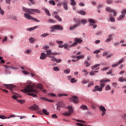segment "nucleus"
Segmentation results:
<instances>
[{
	"instance_id": "nucleus-19",
	"label": "nucleus",
	"mask_w": 126,
	"mask_h": 126,
	"mask_svg": "<svg viewBox=\"0 0 126 126\" xmlns=\"http://www.w3.org/2000/svg\"><path fill=\"white\" fill-rule=\"evenodd\" d=\"M109 79H101L100 80L99 82L100 83H106V82H110Z\"/></svg>"
},
{
	"instance_id": "nucleus-25",
	"label": "nucleus",
	"mask_w": 126,
	"mask_h": 126,
	"mask_svg": "<svg viewBox=\"0 0 126 126\" xmlns=\"http://www.w3.org/2000/svg\"><path fill=\"white\" fill-rule=\"evenodd\" d=\"M44 11L45 13H46L47 15H48V16H51V13H50V11H49V10H48V9H45Z\"/></svg>"
},
{
	"instance_id": "nucleus-23",
	"label": "nucleus",
	"mask_w": 126,
	"mask_h": 126,
	"mask_svg": "<svg viewBox=\"0 0 126 126\" xmlns=\"http://www.w3.org/2000/svg\"><path fill=\"white\" fill-rule=\"evenodd\" d=\"M36 88H38V89H40V90H43V86L41 84H38L36 85Z\"/></svg>"
},
{
	"instance_id": "nucleus-3",
	"label": "nucleus",
	"mask_w": 126,
	"mask_h": 126,
	"mask_svg": "<svg viewBox=\"0 0 126 126\" xmlns=\"http://www.w3.org/2000/svg\"><path fill=\"white\" fill-rule=\"evenodd\" d=\"M30 14H28V13H26L24 14V16L25 18H26L28 20H32L33 21H35V22H40L39 20H37V18H33Z\"/></svg>"
},
{
	"instance_id": "nucleus-24",
	"label": "nucleus",
	"mask_w": 126,
	"mask_h": 126,
	"mask_svg": "<svg viewBox=\"0 0 126 126\" xmlns=\"http://www.w3.org/2000/svg\"><path fill=\"white\" fill-rule=\"evenodd\" d=\"M42 112L44 115H46V116H49V113L48 112V111L45 109H42Z\"/></svg>"
},
{
	"instance_id": "nucleus-54",
	"label": "nucleus",
	"mask_w": 126,
	"mask_h": 126,
	"mask_svg": "<svg viewBox=\"0 0 126 126\" xmlns=\"http://www.w3.org/2000/svg\"><path fill=\"white\" fill-rule=\"evenodd\" d=\"M112 40V38L109 37L106 40L105 42H106V43H109V42H110V41Z\"/></svg>"
},
{
	"instance_id": "nucleus-6",
	"label": "nucleus",
	"mask_w": 126,
	"mask_h": 126,
	"mask_svg": "<svg viewBox=\"0 0 126 126\" xmlns=\"http://www.w3.org/2000/svg\"><path fill=\"white\" fill-rule=\"evenodd\" d=\"M3 86L6 87L7 89H10L12 93H14L13 89L15 87V86L13 85L12 84H3Z\"/></svg>"
},
{
	"instance_id": "nucleus-17",
	"label": "nucleus",
	"mask_w": 126,
	"mask_h": 126,
	"mask_svg": "<svg viewBox=\"0 0 126 126\" xmlns=\"http://www.w3.org/2000/svg\"><path fill=\"white\" fill-rule=\"evenodd\" d=\"M46 58H47V55L44 53H41L40 57V60H46Z\"/></svg>"
},
{
	"instance_id": "nucleus-44",
	"label": "nucleus",
	"mask_w": 126,
	"mask_h": 126,
	"mask_svg": "<svg viewBox=\"0 0 126 126\" xmlns=\"http://www.w3.org/2000/svg\"><path fill=\"white\" fill-rule=\"evenodd\" d=\"M81 109H83V110H86V109H87V106L86 105H82L80 107Z\"/></svg>"
},
{
	"instance_id": "nucleus-56",
	"label": "nucleus",
	"mask_w": 126,
	"mask_h": 126,
	"mask_svg": "<svg viewBox=\"0 0 126 126\" xmlns=\"http://www.w3.org/2000/svg\"><path fill=\"white\" fill-rule=\"evenodd\" d=\"M82 72H85V75H87V74L89 73V72H87V70H83Z\"/></svg>"
},
{
	"instance_id": "nucleus-52",
	"label": "nucleus",
	"mask_w": 126,
	"mask_h": 126,
	"mask_svg": "<svg viewBox=\"0 0 126 126\" xmlns=\"http://www.w3.org/2000/svg\"><path fill=\"white\" fill-rule=\"evenodd\" d=\"M48 22L49 23H55V22L53 19H49V20L48 21Z\"/></svg>"
},
{
	"instance_id": "nucleus-10",
	"label": "nucleus",
	"mask_w": 126,
	"mask_h": 126,
	"mask_svg": "<svg viewBox=\"0 0 126 126\" xmlns=\"http://www.w3.org/2000/svg\"><path fill=\"white\" fill-rule=\"evenodd\" d=\"M121 13H122V14L117 19L119 21H120V20H123L125 17L126 13V10H123L122 11Z\"/></svg>"
},
{
	"instance_id": "nucleus-60",
	"label": "nucleus",
	"mask_w": 126,
	"mask_h": 126,
	"mask_svg": "<svg viewBox=\"0 0 126 126\" xmlns=\"http://www.w3.org/2000/svg\"><path fill=\"white\" fill-rule=\"evenodd\" d=\"M81 22L82 23H83V24H85V23H87V21L83 19L81 20Z\"/></svg>"
},
{
	"instance_id": "nucleus-29",
	"label": "nucleus",
	"mask_w": 126,
	"mask_h": 126,
	"mask_svg": "<svg viewBox=\"0 0 126 126\" xmlns=\"http://www.w3.org/2000/svg\"><path fill=\"white\" fill-rule=\"evenodd\" d=\"M28 95H29V96H32V97H34V98H36V97H37V94H35L28 93Z\"/></svg>"
},
{
	"instance_id": "nucleus-64",
	"label": "nucleus",
	"mask_w": 126,
	"mask_h": 126,
	"mask_svg": "<svg viewBox=\"0 0 126 126\" xmlns=\"http://www.w3.org/2000/svg\"><path fill=\"white\" fill-rule=\"evenodd\" d=\"M6 3L7 4H10V2L11 1V0H6Z\"/></svg>"
},
{
	"instance_id": "nucleus-57",
	"label": "nucleus",
	"mask_w": 126,
	"mask_h": 126,
	"mask_svg": "<svg viewBox=\"0 0 126 126\" xmlns=\"http://www.w3.org/2000/svg\"><path fill=\"white\" fill-rule=\"evenodd\" d=\"M109 68H110L109 67H104V68H102L101 69V70H102V71H105V70H108V69H109Z\"/></svg>"
},
{
	"instance_id": "nucleus-55",
	"label": "nucleus",
	"mask_w": 126,
	"mask_h": 126,
	"mask_svg": "<svg viewBox=\"0 0 126 126\" xmlns=\"http://www.w3.org/2000/svg\"><path fill=\"white\" fill-rule=\"evenodd\" d=\"M77 45V43L75 41V42L73 43L70 47H74V46H76Z\"/></svg>"
},
{
	"instance_id": "nucleus-2",
	"label": "nucleus",
	"mask_w": 126,
	"mask_h": 126,
	"mask_svg": "<svg viewBox=\"0 0 126 126\" xmlns=\"http://www.w3.org/2000/svg\"><path fill=\"white\" fill-rule=\"evenodd\" d=\"M23 10L26 13H28L29 14H34V12H36V13H40L41 11L38 9H31V8H27L25 7H23Z\"/></svg>"
},
{
	"instance_id": "nucleus-22",
	"label": "nucleus",
	"mask_w": 126,
	"mask_h": 126,
	"mask_svg": "<svg viewBox=\"0 0 126 126\" xmlns=\"http://www.w3.org/2000/svg\"><path fill=\"white\" fill-rule=\"evenodd\" d=\"M77 27H78V25H75L72 27H70L69 29L71 31H72V30H74L75 28H77Z\"/></svg>"
},
{
	"instance_id": "nucleus-46",
	"label": "nucleus",
	"mask_w": 126,
	"mask_h": 126,
	"mask_svg": "<svg viewBox=\"0 0 126 126\" xmlns=\"http://www.w3.org/2000/svg\"><path fill=\"white\" fill-rule=\"evenodd\" d=\"M53 70H54V71H60V69L58 67H54Z\"/></svg>"
},
{
	"instance_id": "nucleus-53",
	"label": "nucleus",
	"mask_w": 126,
	"mask_h": 126,
	"mask_svg": "<svg viewBox=\"0 0 126 126\" xmlns=\"http://www.w3.org/2000/svg\"><path fill=\"white\" fill-rule=\"evenodd\" d=\"M110 21L111 22H115V18L113 17H111L110 18Z\"/></svg>"
},
{
	"instance_id": "nucleus-38",
	"label": "nucleus",
	"mask_w": 126,
	"mask_h": 126,
	"mask_svg": "<svg viewBox=\"0 0 126 126\" xmlns=\"http://www.w3.org/2000/svg\"><path fill=\"white\" fill-rule=\"evenodd\" d=\"M56 43L58 44V45H62V44H63V41L62 40H57Z\"/></svg>"
},
{
	"instance_id": "nucleus-26",
	"label": "nucleus",
	"mask_w": 126,
	"mask_h": 126,
	"mask_svg": "<svg viewBox=\"0 0 126 126\" xmlns=\"http://www.w3.org/2000/svg\"><path fill=\"white\" fill-rule=\"evenodd\" d=\"M55 18H56V19H57L58 21H60V22H62V19L60 18V16L55 15Z\"/></svg>"
},
{
	"instance_id": "nucleus-62",
	"label": "nucleus",
	"mask_w": 126,
	"mask_h": 126,
	"mask_svg": "<svg viewBox=\"0 0 126 126\" xmlns=\"http://www.w3.org/2000/svg\"><path fill=\"white\" fill-rule=\"evenodd\" d=\"M62 4H63V3H62V2H59V3H58V4H57V6H58V7H59V8H61V6H62Z\"/></svg>"
},
{
	"instance_id": "nucleus-50",
	"label": "nucleus",
	"mask_w": 126,
	"mask_h": 126,
	"mask_svg": "<svg viewBox=\"0 0 126 126\" xmlns=\"http://www.w3.org/2000/svg\"><path fill=\"white\" fill-rule=\"evenodd\" d=\"M101 52L100 50H97L93 52V54H99Z\"/></svg>"
},
{
	"instance_id": "nucleus-35",
	"label": "nucleus",
	"mask_w": 126,
	"mask_h": 126,
	"mask_svg": "<svg viewBox=\"0 0 126 126\" xmlns=\"http://www.w3.org/2000/svg\"><path fill=\"white\" fill-rule=\"evenodd\" d=\"M29 41H30V43H31V44H33L35 42V40L33 39V37H31L29 39Z\"/></svg>"
},
{
	"instance_id": "nucleus-12",
	"label": "nucleus",
	"mask_w": 126,
	"mask_h": 126,
	"mask_svg": "<svg viewBox=\"0 0 126 126\" xmlns=\"http://www.w3.org/2000/svg\"><path fill=\"white\" fill-rule=\"evenodd\" d=\"M40 99L46 102H49L50 103H54V101L53 99H49L46 97H40Z\"/></svg>"
},
{
	"instance_id": "nucleus-49",
	"label": "nucleus",
	"mask_w": 126,
	"mask_h": 126,
	"mask_svg": "<svg viewBox=\"0 0 126 126\" xmlns=\"http://www.w3.org/2000/svg\"><path fill=\"white\" fill-rule=\"evenodd\" d=\"M70 4H71V5H73L74 6H75V5H76V2H75L74 1H74H71Z\"/></svg>"
},
{
	"instance_id": "nucleus-7",
	"label": "nucleus",
	"mask_w": 126,
	"mask_h": 126,
	"mask_svg": "<svg viewBox=\"0 0 126 126\" xmlns=\"http://www.w3.org/2000/svg\"><path fill=\"white\" fill-rule=\"evenodd\" d=\"M69 101H70V102H71V101H73V102H74L75 104H78V102H79L78 98L75 95L72 96L69 98Z\"/></svg>"
},
{
	"instance_id": "nucleus-39",
	"label": "nucleus",
	"mask_w": 126,
	"mask_h": 126,
	"mask_svg": "<svg viewBox=\"0 0 126 126\" xmlns=\"http://www.w3.org/2000/svg\"><path fill=\"white\" fill-rule=\"evenodd\" d=\"M17 102H18V103H21V104H23V103H25V101L22 99L17 100Z\"/></svg>"
},
{
	"instance_id": "nucleus-34",
	"label": "nucleus",
	"mask_w": 126,
	"mask_h": 126,
	"mask_svg": "<svg viewBox=\"0 0 126 126\" xmlns=\"http://www.w3.org/2000/svg\"><path fill=\"white\" fill-rule=\"evenodd\" d=\"M109 90H111V87H110L109 85H107L106 87H105V91H108Z\"/></svg>"
},
{
	"instance_id": "nucleus-9",
	"label": "nucleus",
	"mask_w": 126,
	"mask_h": 126,
	"mask_svg": "<svg viewBox=\"0 0 126 126\" xmlns=\"http://www.w3.org/2000/svg\"><path fill=\"white\" fill-rule=\"evenodd\" d=\"M99 109L102 112L101 116H103L106 115V108L103 106H99Z\"/></svg>"
},
{
	"instance_id": "nucleus-21",
	"label": "nucleus",
	"mask_w": 126,
	"mask_h": 126,
	"mask_svg": "<svg viewBox=\"0 0 126 126\" xmlns=\"http://www.w3.org/2000/svg\"><path fill=\"white\" fill-rule=\"evenodd\" d=\"M37 28H38V26H35L33 28H30L27 29V30L28 31H33V30H35V29H37Z\"/></svg>"
},
{
	"instance_id": "nucleus-45",
	"label": "nucleus",
	"mask_w": 126,
	"mask_h": 126,
	"mask_svg": "<svg viewBox=\"0 0 126 126\" xmlns=\"http://www.w3.org/2000/svg\"><path fill=\"white\" fill-rule=\"evenodd\" d=\"M51 58V59H50L51 61H52V62H56L57 58H55V57H50Z\"/></svg>"
},
{
	"instance_id": "nucleus-27",
	"label": "nucleus",
	"mask_w": 126,
	"mask_h": 126,
	"mask_svg": "<svg viewBox=\"0 0 126 126\" xmlns=\"http://www.w3.org/2000/svg\"><path fill=\"white\" fill-rule=\"evenodd\" d=\"M100 65H101L100 64L94 65V66H92V69H95V68H97V67H98V66H100Z\"/></svg>"
},
{
	"instance_id": "nucleus-41",
	"label": "nucleus",
	"mask_w": 126,
	"mask_h": 126,
	"mask_svg": "<svg viewBox=\"0 0 126 126\" xmlns=\"http://www.w3.org/2000/svg\"><path fill=\"white\" fill-rule=\"evenodd\" d=\"M69 72H70V69H65L63 71V73H69Z\"/></svg>"
},
{
	"instance_id": "nucleus-16",
	"label": "nucleus",
	"mask_w": 126,
	"mask_h": 126,
	"mask_svg": "<svg viewBox=\"0 0 126 126\" xmlns=\"http://www.w3.org/2000/svg\"><path fill=\"white\" fill-rule=\"evenodd\" d=\"M57 106L59 108H64L65 105L63 103V102L60 101L57 103Z\"/></svg>"
},
{
	"instance_id": "nucleus-1",
	"label": "nucleus",
	"mask_w": 126,
	"mask_h": 126,
	"mask_svg": "<svg viewBox=\"0 0 126 126\" xmlns=\"http://www.w3.org/2000/svg\"><path fill=\"white\" fill-rule=\"evenodd\" d=\"M33 85H27V87L22 90V92L25 93H39V90L37 89H33Z\"/></svg>"
},
{
	"instance_id": "nucleus-30",
	"label": "nucleus",
	"mask_w": 126,
	"mask_h": 126,
	"mask_svg": "<svg viewBox=\"0 0 126 126\" xmlns=\"http://www.w3.org/2000/svg\"><path fill=\"white\" fill-rule=\"evenodd\" d=\"M88 22H89V23H93V24H94L95 23V20H94L93 19H89L88 20Z\"/></svg>"
},
{
	"instance_id": "nucleus-28",
	"label": "nucleus",
	"mask_w": 126,
	"mask_h": 126,
	"mask_svg": "<svg viewBox=\"0 0 126 126\" xmlns=\"http://www.w3.org/2000/svg\"><path fill=\"white\" fill-rule=\"evenodd\" d=\"M118 80L120 82H125V81H126V79L121 77L119 78Z\"/></svg>"
},
{
	"instance_id": "nucleus-33",
	"label": "nucleus",
	"mask_w": 126,
	"mask_h": 126,
	"mask_svg": "<svg viewBox=\"0 0 126 126\" xmlns=\"http://www.w3.org/2000/svg\"><path fill=\"white\" fill-rule=\"evenodd\" d=\"M84 58V55H82L76 57V59H78V60H81V59Z\"/></svg>"
},
{
	"instance_id": "nucleus-42",
	"label": "nucleus",
	"mask_w": 126,
	"mask_h": 126,
	"mask_svg": "<svg viewBox=\"0 0 126 126\" xmlns=\"http://www.w3.org/2000/svg\"><path fill=\"white\" fill-rule=\"evenodd\" d=\"M63 96H68V94H60L59 97H63Z\"/></svg>"
},
{
	"instance_id": "nucleus-59",
	"label": "nucleus",
	"mask_w": 126,
	"mask_h": 126,
	"mask_svg": "<svg viewBox=\"0 0 126 126\" xmlns=\"http://www.w3.org/2000/svg\"><path fill=\"white\" fill-rule=\"evenodd\" d=\"M0 14L1 15H3V14H4V11H3V10H0Z\"/></svg>"
},
{
	"instance_id": "nucleus-4",
	"label": "nucleus",
	"mask_w": 126,
	"mask_h": 126,
	"mask_svg": "<svg viewBox=\"0 0 126 126\" xmlns=\"http://www.w3.org/2000/svg\"><path fill=\"white\" fill-rule=\"evenodd\" d=\"M67 109L69 110L68 112H65L63 113V116H65L66 117H69V116H71V113H73V108L71 106H68L67 107Z\"/></svg>"
},
{
	"instance_id": "nucleus-51",
	"label": "nucleus",
	"mask_w": 126,
	"mask_h": 126,
	"mask_svg": "<svg viewBox=\"0 0 126 126\" xmlns=\"http://www.w3.org/2000/svg\"><path fill=\"white\" fill-rule=\"evenodd\" d=\"M106 2L107 4H111L113 1L112 0H106Z\"/></svg>"
},
{
	"instance_id": "nucleus-48",
	"label": "nucleus",
	"mask_w": 126,
	"mask_h": 126,
	"mask_svg": "<svg viewBox=\"0 0 126 126\" xmlns=\"http://www.w3.org/2000/svg\"><path fill=\"white\" fill-rule=\"evenodd\" d=\"M0 119H2V120H4V119H8V117H6L3 115H0Z\"/></svg>"
},
{
	"instance_id": "nucleus-63",
	"label": "nucleus",
	"mask_w": 126,
	"mask_h": 126,
	"mask_svg": "<svg viewBox=\"0 0 126 126\" xmlns=\"http://www.w3.org/2000/svg\"><path fill=\"white\" fill-rule=\"evenodd\" d=\"M67 47H68V44H65L63 45V48L65 49H67Z\"/></svg>"
},
{
	"instance_id": "nucleus-13",
	"label": "nucleus",
	"mask_w": 126,
	"mask_h": 126,
	"mask_svg": "<svg viewBox=\"0 0 126 126\" xmlns=\"http://www.w3.org/2000/svg\"><path fill=\"white\" fill-rule=\"evenodd\" d=\"M103 89L100 87H99V86H95L94 87V89L93 90V92H96V91H99V92H101Z\"/></svg>"
},
{
	"instance_id": "nucleus-18",
	"label": "nucleus",
	"mask_w": 126,
	"mask_h": 126,
	"mask_svg": "<svg viewBox=\"0 0 126 126\" xmlns=\"http://www.w3.org/2000/svg\"><path fill=\"white\" fill-rule=\"evenodd\" d=\"M63 5V8L65 10H68V7L67 6V2H63L62 3Z\"/></svg>"
},
{
	"instance_id": "nucleus-5",
	"label": "nucleus",
	"mask_w": 126,
	"mask_h": 126,
	"mask_svg": "<svg viewBox=\"0 0 126 126\" xmlns=\"http://www.w3.org/2000/svg\"><path fill=\"white\" fill-rule=\"evenodd\" d=\"M52 30H63V28L60 25H56L50 27Z\"/></svg>"
},
{
	"instance_id": "nucleus-43",
	"label": "nucleus",
	"mask_w": 126,
	"mask_h": 126,
	"mask_svg": "<svg viewBox=\"0 0 126 126\" xmlns=\"http://www.w3.org/2000/svg\"><path fill=\"white\" fill-rule=\"evenodd\" d=\"M75 22H76V23H77L76 25H78V26H79L80 24V20H75Z\"/></svg>"
},
{
	"instance_id": "nucleus-8",
	"label": "nucleus",
	"mask_w": 126,
	"mask_h": 126,
	"mask_svg": "<svg viewBox=\"0 0 126 126\" xmlns=\"http://www.w3.org/2000/svg\"><path fill=\"white\" fill-rule=\"evenodd\" d=\"M52 55H54V56H56L58 55L57 53H52L51 51L47 50L46 51V56L47 57H48L49 58H52Z\"/></svg>"
},
{
	"instance_id": "nucleus-31",
	"label": "nucleus",
	"mask_w": 126,
	"mask_h": 126,
	"mask_svg": "<svg viewBox=\"0 0 126 126\" xmlns=\"http://www.w3.org/2000/svg\"><path fill=\"white\" fill-rule=\"evenodd\" d=\"M49 3H50V4H52V5H56V2L53 0L49 1Z\"/></svg>"
},
{
	"instance_id": "nucleus-40",
	"label": "nucleus",
	"mask_w": 126,
	"mask_h": 126,
	"mask_svg": "<svg viewBox=\"0 0 126 126\" xmlns=\"http://www.w3.org/2000/svg\"><path fill=\"white\" fill-rule=\"evenodd\" d=\"M49 35H50L48 33H43L41 35V37H47V36H49Z\"/></svg>"
},
{
	"instance_id": "nucleus-15",
	"label": "nucleus",
	"mask_w": 126,
	"mask_h": 126,
	"mask_svg": "<svg viewBox=\"0 0 126 126\" xmlns=\"http://www.w3.org/2000/svg\"><path fill=\"white\" fill-rule=\"evenodd\" d=\"M74 41L77 43V44H81V43H82L83 41L82 39L79 38H75L74 39Z\"/></svg>"
},
{
	"instance_id": "nucleus-32",
	"label": "nucleus",
	"mask_w": 126,
	"mask_h": 126,
	"mask_svg": "<svg viewBox=\"0 0 126 126\" xmlns=\"http://www.w3.org/2000/svg\"><path fill=\"white\" fill-rule=\"evenodd\" d=\"M71 83H75L77 82V80H75V78H72L70 80Z\"/></svg>"
},
{
	"instance_id": "nucleus-20",
	"label": "nucleus",
	"mask_w": 126,
	"mask_h": 126,
	"mask_svg": "<svg viewBox=\"0 0 126 126\" xmlns=\"http://www.w3.org/2000/svg\"><path fill=\"white\" fill-rule=\"evenodd\" d=\"M79 14L81 15H86V12L84 10H80L78 12Z\"/></svg>"
},
{
	"instance_id": "nucleus-58",
	"label": "nucleus",
	"mask_w": 126,
	"mask_h": 126,
	"mask_svg": "<svg viewBox=\"0 0 126 126\" xmlns=\"http://www.w3.org/2000/svg\"><path fill=\"white\" fill-rule=\"evenodd\" d=\"M22 72L23 73H24V74H29V72L26 70H23Z\"/></svg>"
},
{
	"instance_id": "nucleus-47",
	"label": "nucleus",
	"mask_w": 126,
	"mask_h": 126,
	"mask_svg": "<svg viewBox=\"0 0 126 126\" xmlns=\"http://www.w3.org/2000/svg\"><path fill=\"white\" fill-rule=\"evenodd\" d=\"M125 61V60L124 59H122L121 60H120L119 62H118V63H117L119 64H121V63H122L123 62H124Z\"/></svg>"
},
{
	"instance_id": "nucleus-61",
	"label": "nucleus",
	"mask_w": 126,
	"mask_h": 126,
	"mask_svg": "<svg viewBox=\"0 0 126 126\" xmlns=\"http://www.w3.org/2000/svg\"><path fill=\"white\" fill-rule=\"evenodd\" d=\"M90 75H95V72L92 71L90 72Z\"/></svg>"
},
{
	"instance_id": "nucleus-37",
	"label": "nucleus",
	"mask_w": 126,
	"mask_h": 126,
	"mask_svg": "<svg viewBox=\"0 0 126 126\" xmlns=\"http://www.w3.org/2000/svg\"><path fill=\"white\" fill-rule=\"evenodd\" d=\"M84 64H85L86 67H88L90 65V64L89 63H88V61H86L84 62Z\"/></svg>"
},
{
	"instance_id": "nucleus-36",
	"label": "nucleus",
	"mask_w": 126,
	"mask_h": 126,
	"mask_svg": "<svg viewBox=\"0 0 126 126\" xmlns=\"http://www.w3.org/2000/svg\"><path fill=\"white\" fill-rule=\"evenodd\" d=\"M105 83H100V88H101V89H103V88H104V87H105Z\"/></svg>"
},
{
	"instance_id": "nucleus-14",
	"label": "nucleus",
	"mask_w": 126,
	"mask_h": 126,
	"mask_svg": "<svg viewBox=\"0 0 126 126\" xmlns=\"http://www.w3.org/2000/svg\"><path fill=\"white\" fill-rule=\"evenodd\" d=\"M29 109H30V110H32V111H34V110L35 111H38V110H39V106L34 104V106H32L31 107L29 108Z\"/></svg>"
},
{
	"instance_id": "nucleus-11",
	"label": "nucleus",
	"mask_w": 126,
	"mask_h": 126,
	"mask_svg": "<svg viewBox=\"0 0 126 126\" xmlns=\"http://www.w3.org/2000/svg\"><path fill=\"white\" fill-rule=\"evenodd\" d=\"M106 11L108 12H113V16H116L117 15V12L115 10H113L109 7L106 8Z\"/></svg>"
}]
</instances>
